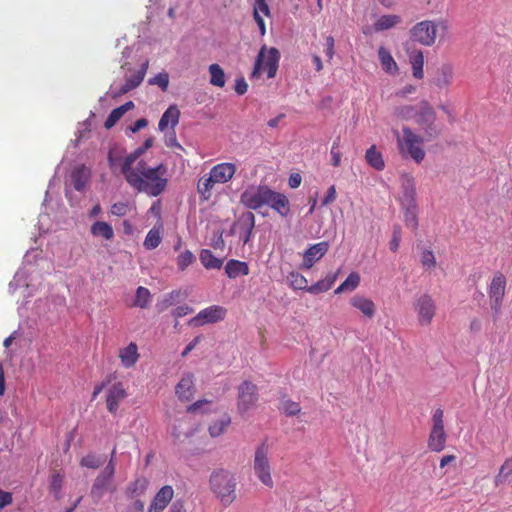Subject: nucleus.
I'll use <instances>...</instances> for the list:
<instances>
[{"instance_id": "6ab92c4d", "label": "nucleus", "mask_w": 512, "mask_h": 512, "mask_svg": "<svg viewBox=\"0 0 512 512\" xmlns=\"http://www.w3.org/2000/svg\"><path fill=\"white\" fill-rule=\"evenodd\" d=\"M237 167L233 163L223 162L213 166L210 170L214 181L218 184H224L230 181L235 175Z\"/></svg>"}, {"instance_id": "603ef678", "label": "nucleus", "mask_w": 512, "mask_h": 512, "mask_svg": "<svg viewBox=\"0 0 512 512\" xmlns=\"http://www.w3.org/2000/svg\"><path fill=\"white\" fill-rule=\"evenodd\" d=\"M421 263L427 269L435 268L436 258L432 250L425 249L421 254Z\"/></svg>"}, {"instance_id": "680f3d73", "label": "nucleus", "mask_w": 512, "mask_h": 512, "mask_svg": "<svg viewBox=\"0 0 512 512\" xmlns=\"http://www.w3.org/2000/svg\"><path fill=\"white\" fill-rule=\"evenodd\" d=\"M336 197H337L336 188L334 185H332L329 187L327 194L322 201V205L326 206V205L333 203L336 200Z\"/></svg>"}, {"instance_id": "f03ea898", "label": "nucleus", "mask_w": 512, "mask_h": 512, "mask_svg": "<svg viewBox=\"0 0 512 512\" xmlns=\"http://www.w3.org/2000/svg\"><path fill=\"white\" fill-rule=\"evenodd\" d=\"M210 490L220 503L228 507L236 499L237 479L234 473L229 470L215 469L209 478Z\"/></svg>"}, {"instance_id": "79ce46f5", "label": "nucleus", "mask_w": 512, "mask_h": 512, "mask_svg": "<svg viewBox=\"0 0 512 512\" xmlns=\"http://www.w3.org/2000/svg\"><path fill=\"white\" fill-rule=\"evenodd\" d=\"M419 109V103L415 105H402L395 108L394 114L401 120H414L417 111Z\"/></svg>"}, {"instance_id": "cd10ccee", "label": "nucleus", "mask_w": 512, "mask_h": 512, "mask_svg": "<svg viewBox=\"0 0 512 512\" xmlns=\"http://www.w3.org/2000/svg\"><path fill=\"white\" fill-rule=\"evenodd\" d=\"M249 272L248 264L240 260L230 259L225 265V273L231 279L246 276Z\"/></svg>"}, {"instance_id": "f3484780", "label": "nucleus", "mask_w": 512, "mask_h": 512, "mask_svg": "<svg viewBox=\"0 0 512 512\" xmlns=\"http://www.w3.org/2000/svg\"><path fill=\"white\" fill-rule=\"evenodd\" d=\"M329 244L326 241H322L311 245L303 255L302 268L311 269L313 265L319 261L328 251Z\"/></svg>"}, {"instance_id": "338daca9", "label": "nucleus", "mask_w": 512, "mask_h": 512, "mask_svg": "<svg viewBox=\"0 0 512 512\" xmlns=\"http://www.w3.org/2000/svg\"><path fill=\"white\" fill-rule=\"evenodd\" d=\"M334 38L332 36L326 37V49L325 54L329 60L334 56Z\"/></svg>"}, {"instance_id": "8fccbe9b", "label": "nucleus", "mask_w": 512, "mask_h": 512, "mask_svg": "<svg viewBox=\"0 0 512 512\" xmlns=\"http://www.w3.org/2000/svg\"><path fill=\"white\" fill-rule=\"evenodd\" d=\"M104 462V458L94 454H88L81 459L80 465L87 468L97 469L102 466Z\"/></svg>"}, {"instance_id": "4d7b16f0", "label": "nucleus", "mask_w": 512, "mask_h": 512, "mask_svg": "<svg viewBox=\"0 0 512 512\" xmlns=\"http://www.w3.org/2000/svg\"><path fill=\"white\" fill-rule=\"evenodd\" d=\"M149 84H156L163 91H165L169 85V76L167 73H159L154 78L149 80Z\"/></svg>"}, {"instance_id": "7c9ffc66", "label": "nucleus", "mask_w": 512, "mask_h": 512, "mask_svg": "<svg viewBox=\"0 0 512 512\" xmlns=\"http://www.w3.org/2000/svg\"><path fill=\"white\" fill-rule=\"evenodd\" d=\"M90 233L94 237H102L105 240H112L114 231L112 226L105 221H96L91 225Z\"/></svg>"}, {"instance_id": "c756f323", "label": "nucleus", "mask_w": 512, "mask_h": 512, "mask_svg": "<svg viewBox=\"0 0 512 512\" xmlns=\"http://www.w3.org/2000/svg\"><path fill=\"white\" fill-rule=\"evenodd\" d=\"M215 184H218L214 181L212 175L209 173L208 175H204L201 177L197 184V191L200 194V197L204 201H208L212 196V189Z\"/></svg>"}, {"instance_id": "b1692460", "label": "nucleus", "mask_w": 512, "mask_h": 512, "mask_svg": "<svg viewBox=\"0 0 512 512\" xmlns=\"http://www.w3.org/2000/svg\"><path fill=\"white\" fill-rule=\"evenodd\" d=\"M195 387L193 375L191 373L184 374L179 383L176 385L175 392L179 399L189 401L194 395Z\"/></svg>"}, {"instance_id": "4c0bfd02", "label": "nucleus", "mask_w": 512, "mask_h": 512, "mask_svg": "<svg viewBox=\"0 0 512 512\" xmlns=\"http://www.w3.org/2000/svg\"><path fill=\"white\" fill-rule=\"evenodd\" d=\"M200 261L206 269H220L223 262L214 256L211 250L203 249L200 252Z\"/></svg>"}, {"instance_id": "a211bd4d", "label": "nucleus", "mask_w": 512, "mask_h": 512, "mask_svg": "<svg viewBox=\"0 0 512 512\" xmlns=\"http://www.w3.org/2000/svg\"><path fill=\"white\" fill-rule=\"evenodd\" d=\"M174 489L170 485L163 486L154 496L147 512H163L172 501Z\"/></svg>"}, {"instance_id": "9b49d317", "label": "nucleus", "mask_w": 512, "mask_h": 512, "mask_svg": "<svg viewBox=\"0 0 512 512\" xmlns=\"http://www.w3.org/2000/svg\"><path fill=\"white\" fill-rule=\"evenodd\" d=\"M272 189L265 185L249 186L240 196V201L247 208L257 210L267 205Z\"/></svg>"}, {"instance_id": "ea45409f", "label": "nucleus", "mask_w": 512, "mask_h": 512, "mask_svg": "<svg viewBox=\"0 0 512 512\" xmlns=\"http://www.w3.org/2000/svg\"><path fill=\"white\" fill-rule=\"evenodd\" d=\"M210 73V83L213 86L224 87L226 83L224 70L219 64H211L208 68Z\"/></svg>"}, {"instance_id": "864d4df0", "label": "nucleus", "mask_w": 512, "mask_h": 512, "mask_svg": "<svg viewBox=\"0 0 512 512\" xmlns=\"http://www.w3.org/2000/svg\"><path fill=\"white\" fill-rule=\"evenodd\" d=\"M331 164L334 167H339L341 164V152H340V139H336L331 147Z\"/></svg>"}, {"instance_id": "9d476101", "label": "nucleus", "mask_w": 512, "mask_h": 512, "mask_svg": "<svg viewBox=\"0 0 512 512\" xmlns=\"http://www.w3.org/2000/svg\"><path fill=\"white\" fill-rule=\"evenodd\" d=\"M115 465H106L104 470L96 477L91 487L90 495L94 502L102 499L105 493H114L116 484L114 482Z\"/></svg>"}, {"instance_id": "de8ad7c7", "label": "nucleus", "mask_w": 512, "mask_h": 512, "mask_svg": "<svg viewBox=\"0 0 512 512\" xmlns=\"http://www.w3.org/2000/svg\"><path fill=\"white\" fill-rule=\"evenodd\" d=\"M290 286L293 289L306 290L309 288L308 281L305 276L298 272H291L287 276Z\"/></svg>"}, {"instance_id": "58836bf2", "label": "nucleus", "mask_w": 512, "mask_h": 512, "mask_svg": "<svg viewBox=\"0 0 512 512\" xmlns=\"http://www.w3.org/2000/svg\"><path fill=\"white\" fill-rule=\"evenodd\" d=\"M152 296L146 287L139 286L136 290L135 299L133 301V307H139L145 309L150 305Z\"/></svg>"}, {"instance_id": "0eeeda50", "label": "nucleus", "mask_w": 512, "mask_h": 512, "mask_svg": "<svg viewBox=\"0 0 512 512\" xmlns=\"http://www.w3.org/2000/svg\"><path fill=\"white\" fill-rule=\"evenodd\" d=\"M447 433L444 428V411L435 409L432 415V426L429 432L427 446L430 451L439 453L446 447Z\"/></svg>"}, {"instance_id": "c85d7f7f", "label": "nucleus", "mask_w": 512, "mask_h": 512, "mask_svg": "<svg viewBox=\"0 0 512 512\" xmlns=\"http://www.w3.org/2000/svg\"><path fill=\"white\" fill-rule=\"evenodd\" d=\"M134 103L132 101H128L123 105L113 109L105 120L104 127L106 129L112 128L122 117L123 115L132 110L134 108Z\"/></svg>"}, {"instance_id": "c03bdc74", "label": "nucleus", "mask_w": 512, "mask_h": 512, "mask_svg": "<svg viewBox=\"0 0 512 512\" xmlns=\"http://www.w3.org/2000/svg\"><path fill=\"white\" fill-rule=\"evenodd\" d=\"M161 231L160 228H152L146 235L144 240V247L148 250L155 249L161 243Z\"/></svg>"}, {"instance_id": "c9c22d12", "label": "nucleus", "mask_w": 512, "mask_h": 512, "mask_svg": "<svg viewBox=\"0 0 512 512\" xmlns=\"http://www.w3.org/2000/svg\"><path fill=\"white\" fill-rule=\"evenodd\" d=\"M410 63L412 67V74L416 79H422L424 76V55L421 50H416L410 55Z\"/></svg>"}, {"instance_id": "393cba45", "label": "nucleus", "mask_w": 512, "mask_h": 512, "mask_svg": "<svg viewBox=\"0 0 512 512\" xmlns=\"http://www.w3.org/2000/svg\"><path fill=\"white\" fill-rule=\"evenodd\" d=\"M180 119V111L176 105H170L162 114L158 123L160 131H165L170 125L172 130L178 125Z\"/></svg>"}, {"instance_id": "13d9d810", "label": "nucleus", "mask_w": 512, "mask_h": 512, "mask_svg": "<svg viewBox=\"0 0 512 512\" xmlns=\"http://www.w3.org/2000/svg\"><path fill=\"white\" fill-rule=\"evenodd\" d=\"M129 211V205L126 202H117L111 206L110 212L112 215L121 217L125 216Z\"/></svg>"}, {"instance_id": "20e7f679", "label": "nucleus", "mask_w": 512, "mask_h": 512, "mask_svg": "<svg viewBox=\"0 0 512 512\" xmlns=\"http://www.w3.org/2000/svg\"><path fill=\"white\" fill-rule=\"evenodd\" d=\"M252 468L255 476L264 486L274 487L270 449L267 443L264 442L256 448Z\"/></svg>"}, {"instance_id": "5fc2aeb1", "label": "nucleus", "mask_w": 512, "mask_h": 512, "mask_svg": "<svg viewBox=\"0 0 512 512\" xmlns=\"http://www.w3.org/2000/svg\"><path fill=\"white\" fill-rule=\"evenodd\" d=\"M261 14L265 16H270V9L266 2V0H255L253 16H261Z\"/></svg>"}, {"instance_id": "2eb2a0df", "label": "nucleus", "mask_w": 512, "mask_h": 512, "mask_svg": "<svg viewBox=\"0 0 512 512\" xmlns=\"http://www.w3.org/2000/svg\"><path fill=\"white\" fill-rule=\"evenodd\" d=\"M505 290L506 278L502 273L498 272L492 278V281L488 288V296L490 298L491 309L495 313H499L501 309L502 300L505 295Z\"/></svg>"}, {"instance_id": "6e6552de", "label": "nucleus", "mask_w": 512, "mask_h": 512, "mask_svg": "<svg viewBox=\"0 0 512 512\" xmlns=\"http://www.w3.org/2000/svg\"><path fill=\"white\" fill-rule=\"evenodd\" d=\"M436 113L427 101L419 102V109L414 118V122L421 127L427 141H431L439 136L440 130L435 125Z\"/></svg>"}, {"instance_id": "f257e3e1", "label": "nucleus", "mask_w": 512, "mask_h": 512, "mask_svg": "<svg viewBox=\"0 0 512 512\" xmlns=\"http://www.w3.org/2000/svg\"><path fill=\"white\" fill-rule=\"evenodd\" d=\"M137 154H129L124 158L121 172L134 189L157 197L166 189L167 179L163 175L167 168L163 164L151 168L144 161H139L136 167L132 168L137 160Z\"/></svg>"}, {"instance_id": "412c9836", "label": "nucleus", "mask_w": 512, "mask_h": 512, "mask_svg": "<svg viewBox=\"0 0 512 512\" xmlns=\"http://www.w3.org/2000/svg\"><path fill=\"white\" fill-rule=\"evenodd\" d=\"M237 225L240 231V237L243 243L246 244L252 235V231L255 227V216L252 212L247 211L242 213L237 221Z\"/></svg>"}, {"instance_id": "f704fd0d", "label": "nucleus", "mask_w": 512, "mask_h": 512, "mask_svg": "<svg viewBox=\"0 0 512 512\" xmlns=\"http://www.w3.org/2000/svg\"><path fill=\"white\" fill-rule=\"evenodd\" d=\"M453 67L449 64L443 65L437 73L435 85L439 88H446L452 83Z\"/></svg>"}, {"instance_id": "a18cd8bd", "label": "nucleus", "mask_w": 512, "mask_h": 512, "mask_svg": "<svg viewBox=\"0 0 512 512\" xmlns=\"http://www.w3.org/2000/svg\"><path fill=\"white\" fill-rule=\"evenodd\" d=\"M180 296L179 291H172L166 294L161 300H159L156 304V309L159 313L164 312L169 307L174 305Z\"/></svg>"}, {"instance_id": "39448f33", "label": "nucleus", "mask_w": 512, "mask_h": 512, "mask_svg": "<svg viewBox=\"0 0 512 512\" xmlns=\"http://www.w3.org/2000/svg\"><path fill=\"white\" fill-rule=\"evenodd\" d=\"M438 28L446 30V23L444 21H420L410 29V39L423 46L431 47L436 43Z\"/></svg>"}, {"instance_id": "f8f14e48", "label": "nucleus", "mask_w": 512, "mask_h": 512, "mask_svg": "<svg viewBox=\"0 0 512 512\" xmlns=\"http://www.w3.org/2000/svg\"><path fill=\"white\" fill-rule=\"evenodd\" d=\"M258 388L251 381H244L238 387V412L244 415L256 406L258 402Z\"/></svg>"}, {"instance_id": "1a4fd4ad", "label": "nucleus", "mask_w": 512, "mask_h": 512, "mask_svg": "<svg viewBox=\"0 0 512 512\" xmlns=\"http://www.w3.org/2000/svg\"><path fill=\"white\" fill-rule=\"evenodd\" d=\"M404 188V201H405V212L404 222L405 225L415 231L418 228V212L417 205L415 202V186L414 180L411 176H407L403 182Z\"/></svg>"}, {"instance_id": "e433bc0d", "label": "nucleus", "mask_w": 512, "mask_h": 512, "mask_svg": "<svg viewBox=\"0 0 512 512\" xmlns=\"http://www.w3.org/2000/svg\"><path fill=\"white\" fill-rule=\"evenodd\" d=\"M512 475V456L507 458L501 465L498 474L494 478V485L496 487L508 482L509 477Z\"/></svg>"}, {"instance_id": "ddd939ff", "label": "nucleus", "mask_w": 512, "mask_h": 512, "mask_svg": "<svg viewBox=\"0 0 512 512\" xmlns=\"http://www.w3.org/2000/svg\"><path fill=\"white\" fill-rule=\"evenodd\" d=\"M414 309L417 313V320L421 326H429L436 315V303L433 298L424 293L414 302Z\"/></svg>"}, {"instance_id": "49530a36", "label": "nucleus", "mask_w": 512, "mask_h": 512, "mask_svg": "<svg viewBox=\"0 0 512 512\" xmlns=\"http://www.w3.org/2000/svg\"><path fill=\"white\" fill-rule=\"evenodd\" d=\"M231 418L229 416H224L223 418L213 422L209 426V434L212 437H218L220 436L230 425Z\"/></svg>"}, {"instance_id": "6e6d98bb", "label": "nucleus", "mask_w": 512, "mask_h": 512, "mask_svg": "<svg viewBox=\"0 0 512 512\" xmlns=\"http://www.w3.org/2000/svg\"><path fill=\"white\" fill-rule=\"evenodd\" d=\"M402 238V232L400 226L396 225L393 228L392 238L390 241V250L396 252L399 248L400 242Z\"/></svg>"}, {"instance_id": "3c124183", "label": "nucleus", "mask_w": 512, "mask_h": 512, "mask_svg": "<svg viewBox=\"0 0 512 512\" xmlns=\"http://www.w3.org/2000/svg\"><path fill=\"white\" fill-rule=\"evenodd\" d=\"M184 424H185L184 420H179L178 424L173 427L172 435H173L174 439L177 441H183L185 438L190 437L194 432V430H192V429H189L186 432H182V428H183Z\"/></svg>"}, {"instance_id": "4468645a", "label": "nucleus", "mask_w": 512, "mask_h": 512, "mask_svg": "<svg viewBox=\"0 0 512 512\" xmlns=\"http://www.w3.org/2000/svg\"><path fill=\"white\" fill-rule=\"evenodd\" d=\"M227 310L220 305H212L201 310L195 317L188 322L190 326L198 327L209 323L222 321L226 316Z\"/></svg>"}, {"instance_id": "774afa93", "label": "nucleus", "mask_w": 512, "mask_h": 512, "mask_svg": "<svg viewBox=\"0 0 512 512\" xmlns=\"http://www.w3.org/2000/svg\"><path fill=\"white\" fill-rule=\"evenodd\" d=\"M193 312V309L187 305H183V306H178L174 311H173V315L176 317V318H181V317H184L190 313Z\"/></svg>"}, {"instance_id": "a19ab883", "label": "nucleus", "mask_w": 512, "mask_h": 512, "mask_svg": "<svg viewBox=\"0 0 512 512\" xmlns=\"http://www.w3.org/2000/svg\"><path fill=\"white\" fill-rule=\"evenodd\" d=\"M360 283V276L357 272H351L346 280L341 283L336 290L334 291L335 294H340L346 291H353L355 290Z\"/></svg>"}, {"instance_id": "4be33fe9", "label": "nucleus", "mask_w": 512, "mask_h": 512, "mask_svg": "<svg viewBox=\"0 0 512 512\" xmlns=\"http://www.w3.org/2000/svg\"><path fill=\"white\" fill-rule=\"evenodd\" d=\"M91 176V171L85 165L76 167L71 173V182L76 191L82 192L86 189Z\"/></svg>"}, {"instance_id": "dca6fc26", "label": "nucleus", "mask_w": 512, "mask_h": 512, "mask_svg": "<svg viewBox=\"0 0 512 512\" xmlns=\"http://www.w3.org/2000/svg\"><path fill=\"white\" fill-rule=\"evenodd\" d=\"M128 396L127 389L122 382L113 383L106 394V407L111 414H116L120 403Z\"/></svg>"}, {"instance_id": "09e8293b", "label": "nucleus", "mask_w": 512, "mask_h": 512, "mask_svg": "<svg viewBox=\"0 0 512 512\" xmlns=\"http://www.w3.org/2000/svg\"><path fill=\"white\" fill-rule=\"evenodd\" d=\"M195 260V255L190 250H185L176 258L177 267L180 271H184L188 266L193 264Z\"/></svg>"}, {"instance_id": "a878e982", "label": "nucleus", "mask_w": 512, "mask_h": 512, "mask_svg": "<svg viewBox=\"0 0 512 512\" xmlns=\"http://www.w3.org/2000/svg\"><path fill=\"white\" fill-rule=\"evenodd\" d=\"M148 66H149V62L145 61L141 65L140 69L134 75L127 78L125 80V83L122 85V87L120 89V93L125 94V93L137 88L144 80V77L148 70Z\"/></svg>"}, {"instance_id": "473e14b6", "label": "nucleus", "mask_w": 512, "mask_h": 512, "mask_svg": "<svg viewBox=\"0 0 512 512\" xmlns=\"http://www.w3.org/2000/svg\"><path fill=\"white\" fill-rule=\"evenodd\" d=\"M401 22H402V19L399 15H395V14L382 15L374 23L373 28L377 32L384 31V30L393 28L394 26H396L397 24H400Z\"/></svg>"}, {"instance_id": "bf43d9fd", "label": "nucleus", "mask_w": 512, "mask_h": 512, "mask_svg": "<svg viewBox=\"0 0 512 512\" xmlns=\"http://www.w3.org/2000/svg\"><path fill=\"white\" fill-rule=\"evenodd\" d=\"M329 289H330L329 284H326V282L322 279V280H319L318 282H316L315 284L309 286V288H307V292H309L311 294H319V293L326 292Z\"/></svg>"}, {"instance_id": "72a5a7b5", "label": "nucleus", "mask_w": 512, "mask_h": 512, "mask_svg": "<svg viewBox=\"0 0 512 512\" xmlns=\"http://www.w3.org/2000/svg\"><path fill=\"white\" fill-rule=\"evenodd\" d=\"M365 159L367 163L377 171H382L385 167L382 153L377 151L375 145H372L369 149H367Z\"/></svg>"}, {"instance_id": "69168bd1", "label": "nucleus", "mask_w": 512, "mask_h": 512, "mask_svg": "<svg viewBox=\"0 0 512 512\" xmlns=\"http://www.w3.org/2000/svg\"><path fill=\"white\" fill-rule=\"evenodd\" d=\"M247 90H248V84L245 81V79L244 78L236 79V81H235L236 93L239 95H243L247 92Z\"/></svg>"}, {"instance_id": "423d86ee", "label": "nucleus", "mask_w": 512, "mask_h": 512, "mask_svg": "<svg viewBox=\"0 0 512 512\" xmlns=\"http://www.w3.org/2000/svg\"><path fill=\"white\" fill-rule=\"evenodd\" d=\"M279 60L280 53L277 48L271 47L267 49L266 46L261 47L251 77H259L261 71L264 70L267 72L268 78H274L278 70Z\"/></svg>"}, {"instance_id": "2f4dec72", "label": "nucleus", "mask_w": 512, "mask_h": 512, "mask_svg": "<svg viewBox=\"0 0 512 512\" xmlns=\"http://www.w3.org/2000/svg\"><path fill=\"white\" fill-rule=\"evenodd\" d=\"M378 57L383 70L389 74H396L398 71L397 63L395 62L391 53L385 48L380 47L378 50Z\"/></svg>"}, {"instance_id": "0e129e2a", "label": "nucleus", "mask_w": 512, "mask_h": 512, "mask_svg": "<svg viewBox=\"0 0 512 512\" xmlns=\"http://www.w3.org/2000/svg\"><path fill=\"white\" fill-rule=\"evenodd\" d=\"M12 501V494L10 492H6L0 489V509L10 505Z\"/></svg>"}, {"instance_id": "37998d69", "label": "nucleus", "mask_w": 512, "mask_h": 512, "mask_svg": "<svg viewBox=\"0 0 512 512\" xmlns=\"http://www.w3.org/2000/svg\"><path fill=\"white\" fill-rule=\"evenodd\" d=\"M279 410L286 416H296L301 412V407L298 402L291 399L283 398L280 402Z\"/></svg>"}, {"instance_id": "bb28decb", "label": "nucleus", "mask_w": 512, "mask_h": 512, "mask_svg": "<svg viewBox=\"0 0 512 512\" xmlns=\"http://www.w3.org/2000/svg\"><path fill=\"white\" fill-rule=\"evenodd\" d=\"M350 304L361 311L366 317L372 318L375 314V304L372 300L362 296L355 295L350 299Z\"/></svg>"}, {"instance_id": "5701e85b", "label": "nucleus", "mask_w": 512, "mask_h": 512, "mask_svg": "<svg viewBox=\"0 0 512 512\" xmlns=\"http://www.w3.org/2000/svg\"><path fill=\"white\" fill-rule=\"evenodd\" d=\"M118 357L124 368H132L140 357L137 344L130 342L126 347L121 348Z\"/></svg>"}, {"instance_id": "052dcab7", "label": "nucleus", "mask_w": 512, "mask_h": 512, "mask_svg": "<svg viewBox=\"0 0 512 512\" xmlns=\"http://www.w3.org/2000/svg\"><path fill=\"white\" fill-rule=\"evenodd\" d=\"M63 477L59 473H54L51 476L50 490L58 493L62 488Z\"/></svg>"}, {"instance_id": "7ed1b4c3", "label": "nucleus", "mask_w": 512, "mask_h": 512, "mask_svg": "<svg viewBox=\"0 0 512 512\" xmlns=\"http://www.w3.org/2000/svg\"><path fill=\"white\" fill-rule=\"evenodd\" d=\"M394 134L399 154L404 159H412L417 164H420L426 156L423 148L424 142L427 141L426 136L415 133L409 126L402 127V134L397 130Z\"/></svg>"}, {"instance_id": "e2e57ef3", "label": "nucleus", "mask_w": 512, "mask_h": 512, "mask_svg": "<svg viewBox=\"0 0 512 512\" xmlns=\"http://www.w3.org/2000/svg\"><path fill=\"white\" fill-rule=\"evenodd\" d=\"M169 512H186L185 501L182 498L175 499L171 503Z\"/></svg>"}, {"instance_id": "aec40b11", "label": "nucleus", "mask_w": 512, "mask_h": 512, "mask_svg": "<svg viewBox=\"0 0 512 512\" xmlns=\"http://www.w3.org/2000/svg\"><path fill=\"white\" fill-rule=\"evenodd\" d=\"M267 206L276 211L281 217H287L290 213V202L287 196L274 190L271 191Z\"/></svg>"}]
</instances>
